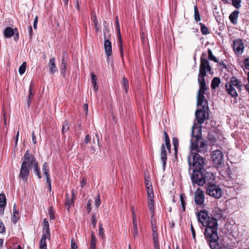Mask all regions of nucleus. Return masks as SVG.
<instances>
[{
  "label": "nucleus",
  "mask_w": 249,
  "mask_h": 249,
  "mask_svg": "<svg viewBox=\"0 0 249 249\" xmlns=\"http://www.w3.org/2000/svg\"><path fill=\"white\" fill-rule=\"evenodd\" d=\"M212 68L209 65L208 60L206 59V54L204 53L201 56L200 65L198 75V82L199 85V89L197 95V105H203L206 107L207 105V100L204 96L205 91L208 89L205 80L207 72L211 73Z\"/></svg>",
  "instance_id": "1"
},
{
  "label": "nucleus",
  "mask_w": 249,
  "mask_h": 249,
  "mask_svg": "<svg viewBox=\"0 0 249 249\" xmlns=\"http://www.w3.org/2000/svg\"><path fill=\"white\" fill-rule=\"evenodd\" d=\"M207 147L206 142L202 139L201 126L195 123L192 128L190 149L191 151L196 150L198 152L205 153L207 151Z\"/></svg>",
  "instance_id": "2"
},
{
  "label": "nucleus",
  "mask_w": 249,
  "mask_h": 249,
  "mask_svg": "<svg viewBox=\"0 0 249 249\" xmlns=\"http://www.w3.org/2000/svg\"><path fill=\"white\" fill-rule=\"evenodd\" d=\"M202 227H205L204 234L205 238L209 242L210 247L212 249H216L218 246L217 242L218 240L217 231L218 224L216 219L211 217L206 223V224Z\"/></svg>",
  "instance_id": "3"
},
{
  "label": "nucleus",
  "mask_w": 249,
  "mask_h": 249,
  "mask_svg": "<svg viewBox=\"0 0 249 249\" xmlns=\"http://www.w3.org/2000/svg\"><path fill=\"white\" fill-rule=\"evenodd\" d=\"M193 171L191 176L193 184L203 186L205 183H211L214 179L213 174L210 172H207L205 169H193Z\"/></svg>",
  "instance_id": "4"
},
{
  "label": "nucleus",
  "mask_w": 249,
  "mask_h": 249,
  "mask_svg": "<svg viewBox=\"0 0 249 249\" xmlns=\"http://www.w3.org/2000/svg\"><path fill=\"white\" fill-rule=\"evenodd\" d=\"M30 157H31V155L28 153V151H27L24 155L23 161L20 169L19 177L24 182L27 181L30 175L31 166L30 160Z\"/></svg>",
  "instance_id": "5"
},
{
  "label": "nucleus",
  "mask_w": 249,
  "mask_h": 249,
  "mask_svg": "<svg viewBox=\"0 0 249 249\" xmlns=\"http://www.w3.org/2000/svg\"><path fill=\"white\" fill-rule=\"evenodd\" d=\"M188 163L192 166L193 169L203 170L205 164L204 159L199 154L193 152H190L188 157Z\"/></svg>",
  "instance_id": "6"
},
{
  "label": "nucleus",
  "mask_w": 249,
  "mask_h": 249,
  "mask_svg": "<svg viewBox=\"0 0 249 249\" xmlns=\"http://www.w3.org/2000/svg\"><path fill=\"white\" fill-rule=\"evenodd\" d=\"M225 87L228 93L232 97L235 98L238 96L237 90L241 91L243 85L237 79L232 78L229 83H226Z\"/></svg>",
  "instance_id": "7"
},
{
  "label": "nucleus",
  "mask_w": 249,
  "mask_h": 249,
  "mask_svg": "<svg viewBox=\"0 0 249 249\" xmlns=\"http://www.w3.org/2000/svg\"><path fill=\"white\" fill-rule=\"evenodd\" d=\"M206 193L208 195L215 198H220L222 196L221 188L215 184H209L206 188Z\"/></svg>",
  "instance_id": "8"
},
{
  "label": "nucleus",
  "mask_w": 249,
  "mask_h": 249,
  "mask_svg": "<svg viewBox=\"0 0 249 249\" xmlns=\"http://www.w3.org/2000/svg\"><path fill=\"white\" fill-rule=\"evenodd\" d=\"M212 159L213 165L217 168L221 167L224 164V155L219 150H214L213 152Z\"/></svg>",
  "instance_id": "9"
},
{
  "label": "nucleus",
  "mask_w": 249,
  "mask_h": 249,
  "mask_svg": "<svg viewBox=\"0 0 249 249\" xmlns=\"http://www.w3.org/2000/svg\"><path fill=\"white\" fill-rule=\"evenodd\" d=\"M198 106H201L202 108L197 109L196 111L195 115L197 122L198 124H201L204 122L206 119V110L208 109V105L206 107H203V105Z\"/></svg>",
  "instance_id": "10"
},
{
  "label": "nucleus",
  "mask_w": 249,
  "mask_h": 249,
  "mask_svg": "<svg viewBox=\"0 0 249 249\" xmlns=\"http://www.w3.org/2000/svg\"><path fill=\"white\" fill-rule=\"evenodd\" d=\"M204 195L203 191L200 188L196 190L195 193L194 201L196 205L202 206L204 203Z\"/></svg>",
  "instance_id": "11"
},
{
  "label": "nucleus",
  "mask_w": 249,
  "mask_h": 249,
  "mask_svg": "<svg viewBox=\"0 0 249 249\" xmlns=\"http://www.w3.org/2000/svg\"><path fill=\"white\" fill-rule=\"evenodd\" d=\"M197 218L198 221L202 225V226L206 224V223L211 218L209 216L207 211L201 210L197 213Z\"/></svg>",
  "instance_id": "12"
},
{
  "label": "nucleus",
  "mask_w": 249,
  "mask_h": 249,
  "mask_svg": "<svg viewBox=\"0 0 249 249\" xmlns=\"http://www.w3.org/2000/svg\"><path fill=\"white\" fill-rule=\"evenodd\" d=\"M3 34L6 38H10L14 36V39L16 41L18 39V33L16 28L13 29L10 27H7L5 29Z\"/></svg>",
  "instance_id": "13"
},
{
  "label": "nucleus",
  "mask_w": 249,
  "mask_h": 249,
  "mask_svg": "<svg viewBox=\"0 0 249 249\" xmlns=\"http://www.w3.org/2000/svg\"><path fill=\"white\" fill-rule=\"evenodd\" d=\"M131 211L132 213V222H133V229L132 232L133 237L135 238L138 236V228L137 219V214L135 213L134 206H131Z\"/></svg>",
  "instance_id": "14"
},
{
  "label": "nucleus",
  "mask_w": 249,
  "mask_h": 249,
  "mask_svg": "<svg viewBox=\"0 0 249 249\" xmlns=\"http://www.w3.org/2000/svg\"><path fill=\"white\" fill-rule=\"evenodd\" d=\"M233 49L236 54H241L244 49V45L242 40L235 39L233 42Z\"/></svg>",
  "instance_id": "15"
},
{
  "label": "nucleus",
  "mask_w": 249,
  "mask_h": 249,
  "mask_svg": "<svg viewBox=\"0 0 249 249\" xmlns=\"http://www.w3.org/2000/svg\"><path fill=\"white\" fill-rule=\"evenodd\" d=\"M104 47L105 54L107 57V61H108L112 53V44L109 39L104 40Z\"/></svg>",
  "instance_id": "16"
},
{
  "label": "nucleus",
  "mask_w": 249,
  "mask_h": 249,
  "mask_svg": "<svg viewBox=\"0 0 249 249\" xmlns=\"http://www.w3.org/2000/svg\"><path fill=\"white\" fill-rule=\"evenodd\" d=\"M30 160L31 165H33L34 166V171L35 174L39 178H41V176L39 170L38 162L33 155H31Z\"/></svg>",
  "instance_id": "17"
},
{
  "label": "nucleus",
  "mask_w": 249,
  "mask_h": 249,
  "mask_svg": "<svg viewBox=\"0 0 249 249\" xmlns=\"http://www.w3.org/2000/svg\"><path fill=\"white\" fill-rule=\"evenodd\" d=\"M42 236H46V237H49V239H50L51 237V233L49 230V224L48 220L46 218L43 220V230Z\"/></svg>",
  "instance_id": "18"
},
{
  "label": "nucleus",
  "mask_w": 249,
  "mask_h": 249,
  "mask_svg": "<svg viewBox=\"0 0 249 249\" xmlns=\"http://www.w3.org/2000/svg\"><path fill=\"white\" fill-rule=\"evenodd\" d=\"M68 54L66 52H64L63 53V55L61 59V62L60 64V68L61 72L64 76H65L66 74V71L67 69V65L66 62L68 59Z\"/></svg>",
  "instance_id": "19"
},
{
  "label": "nucleus",
  "mask_w": 249,
  "mask_h": 249,
  "mask_svg": "<svg viewBox=\"0 0 249 249\" xmlns=\"http://www.w3.org/2000/svg\"><path fill=\"white\" fill-rule=\"evenodd\" d=\"M148 207L151 214V218H152L155 214L154 201L153 196H149V198L148 199Z\"/></svg>",
  "instance_id": "20"
},
{
  "label": "nucleus",
  "mask_w": 249,
  "mask_h": 249,
  "mask_svg": "<svg viewBox=\"0 0 249 249\" xmlns=\"http://www.w3.org/2000/svg\"><path fill=\"white\" fill-rule=\"evenodd\" d=\"M13 212V213L11 217V221L13 223L16 224L17 223L20 216L18 210L17 209L16 203H15L14 205Z\"/></svg>",
  "instance_id": "21"
},
{
  "label": "nucleus",
  "mask_w": 249,
  "mask_h": 249,
  "mask_svg": "<svg viewBox=\"0 0 249 249\" xmlns=\"http://www.w3.org/2000/svg\"><path fill=\"white\" fill-rule=\"evenodd\" d=\"M239 14V11L236 10L231 12V14L230 15L229 19L232 24L236 25L237 24Z\"/></svg>",
  "instance_id": "22"
},
{
  "label": "nucleus",
  "mask_w": 249,
  "mask_h": 249,
  "mask_svg": "<svg viewBox=\"0 0 249 249\" xmlns=\"http://www.w3.org/2000/svg\"><path fill=\"white\" fill-rule=\"evenodd\" d=\"M161 154H160V159L162 163V165L163 167V168L164 169L166 163V160H167V155H166V151L165 148V145L164 144H162L161 147Z\"/></svg>",
  "instance_id": "23"
},
{
  "label": "nucleus",
  "mask_w": 249,
  "mask_h": 249,
  "mask_svg": "<svg viewBox=\"0 0 249 249\" xmlns=\"http://www.w3.org/2000/svg\"><path fill=\"white\" fill-rule=\"evenodd\" d=\"M48 67L50 73L53 74L57 71L55 66V59L54 57H52L50 59Z\"/></svg>",
  "instance_id": "24"
},
{
  "label": "nucleus",
  "mask_w": 249,
  "mask_h": 249,
  "mask_svg": "<svg viewBox=\"0 0 249 249\" xmlns=\"http://www.w3.org/2000/svg\"><path fill=\"white\" fill-rule=\"evenodd\" d=\"M34 87L33 83L31 82L30 83V87H29V94L27 96V105L28 107H29L31 105L32 99L33 97V94L32 93V89Z\"/></svg>",
  "instance_id": "25"
},
{
  "label": "nucleus",
  "mask_w": 249,
  "mask_h": 249,
  "mask_svg": "<svg viewBox=\"0 0 249 249\" xmlns=\"http://www.w3.org/2000/svg\"><path fill=\"white\" fill-rule=\"evenodd\" d=\"M220 83V79L219 78L215 77L212 81L211 82V88L214 89L218 87Z\"/></svg>",
  "instance_id": "26"
},
{
  "label": "nucleus",
  "mask_w": 249,
  "mask_h": 249,
  "mask_svg": "<svg viewBox=\"0 0 249 249\" xmlns=\"http://www.w3.org/2000/svg\"><path fill=\"white\" fill-rule=\"evenodd\" d=\"M47 239H49V237H46V236L41 237L39 242V249H47L46 244Z\"/></svg>",
  "instance_id": "27"
},
{
  "label": "nucleus",
  "mask_w": 249,
  "mask_h": 249,
  "mask_svg": "<svg viewBox=\"0 0 249 249\" xmlns=\"http://www.w3.org/2000/svg\"><path fill=\"white\" fill-rule=\"evenodd\" d=\"M122 86L123 89L125 90V93H127L128 91V89L129 88L128 81L127 79L124 77L122 82Z\"/></svg>",
  "instance_id": "28"
},
{
  "label": "nucleus",
  "mask_w": 249,
  "mask_h": 249,
  "mask_svg": "<svg viewBox=\"0 0 249 249\" xmlns=\"http://www.w3.org/2000/svg\"><path fill=\"white\" fill-rule=\"evenodd\" d=\"M107 24V23L106 21L104 22L103 25L105 27V29L103 30L104 40L109 39L110 37L109 30L106 27Z\"/></svg>",
  "instance_id": "29"
},
{
  "label": "nucleus",
  "mask_w": 249,
  "mask_h": 249,
  "mask_svg": "<svg viewBox=\"0 0 249 249\" xmlns=\"http://www.w3.org/2000/svg\"><path fill=\"white\" fill-rule=\"evenodd\" d=\"M6 205V197L4 194H0V208H2Z\"/></svg>",
  "instance_id": "30"
},
{
  "label": "nucleus",
  "mask_w": 249,
  "mask_h": 249,
  "mask_svg": "<svg viewBox=\"0 0 249 249\" xmlns=\"http://www.w3.org/2000/svg\"><path fill=\"white\" fill-rule=\"evenodd\" d=\"M27 67V64L26 62H23L21 65L19 67L18 71L20 75H22L25 71Z\"/></svg>",
  "instance_id": "31"
},
{
  "label": "nucleus",
  "mask_w": 249,
  "mask_h": 249,
  "mask_svg": "<svg viewBox=\"0 0 249 249\" xmlns=\"http://www.w3.org/2000/svg\"><path fill=\"white\" fill-rule=\"evenodd\" d=\"M199 25H200L201 32L203 35H206L209 33L207 27L204 24L200 22Z\"/></svg>",
  "instance_id": "32"
},
{
  "label": "nucleus",
  "mask_w": 249,
  "mask_h": 249,
  "mask_svg": "<svg viewBox=\"0 0 249 249\" xmlns=\"http://www.w3.org/2000/svg\"><path fill=\"white\" fill-rule=\"evenodd\" d=\"M208 54L209 59L210 60L213 61L215 62H218V60L216 57L213 54L212 51L211 49H208Z\"/></svg>",
  "instance_id": "33"
},
{
  "label": "nucleus",
  "mask_w": 249,
  "mask_h": 249,
  "mask_svg": "<svg viewBox=\"0 0 249 249\" xmlns=\"http://www.w3.org/2000/svg\"><path fill=\"white\" fill-rule=\"evenodd\" d=\"M195 19L196 21H199L201 19L200 16L198 12L196 6L194 7Z\"/></svg>",
  "instance_id": "34"
},
{
  "label": "nucleus",
  "mask_w": 249,
  "mask_h": 249,
  "mask_svg": "<svg viewBox=\"0 0 249 249\" xmlns=\"http://www.w3.org/2000/svg\"><path fill=\"white\" fill-rule=\"evenodd\" d=\"M232 5L236 9H239L241 7V0H231Z\"/></svg>",
  "instance_id": "35"
},
{
  "label": "nucleus",
  "mask_w": 249,
  "mask_h": 249,
  "mask_svg": "<svg viewBox=\"0 0 249 249\" xmlns=\"http://www.w3.org/2000/svg\"><path fill=\"white\" fill-rule=\"evenodd\" d=\"M91 224L93 228H95L97 223L96 214L95 213H92L91 219Z\"/></svg>",
  "instance_id": "36"
},
{
  "label": "nucleus",
  "mask_w": 249,
  "mask_h": 249,
  "mask_svg": "<svg viewBox=\"0 0 249 249\" xmlns=\"http://www.w3.org/2000/svg\"><path fill=\"white\" fill-rule=\"evenodd\" d=\"M69 129V126L68 125V124L67 122H65V123L63 124L62 129V133L63 134H64L65 133H66L68 130Z\"/></svg>",
  "instance_id": "37"
},
{
  "label": "nucleus",
  "mask_w": 249,
  "mask_h": 249,
  "mask_svg": "<svg viewBox=\"0 0 249 249\" xmlns=\"http://www.w3.org/2000/svg\"><path fill=\"white\" fill-rule=\"evenodd\" d=\"M173 143L175 149V151L176 152L177 151V148L178 146V141L177 138H173Z\"/></svg>",
  "instance_id": "38"
},
{
  "label": "nucleus",
  "mask_w": 249,
  "mask_h": 249,
  "mask_svg": "<svg viewBox=\"0 0 249 249\" xmlns=\"http://www.w3.org/2000/svg\"><path fill=\"white\" fill-rule=\"evenodd\" d=\"M150 178L149 177H145V183L146 187L147 189L150 190V187H152L151 183L150 182Z\"/></svg>",
  "instance_id": "39"
},
{
  "label": "nucleus",
  "mask_w": 249,
  "mask_h": 249,
  "mask_svg": "<svg viewBox=\"0 0 249 249\" xmlns=\"http://www.w3.org/2000/svg\"><path fill=\"white\" fill-rule=\"evenodd\" d=\"M92 20H93V22L94 23L95 27L96 28V31H98L99 30L100 27H99V26L98 25V20H97L96 16L95 15L93 16V19Z\"/></svg>",
  "instance_id": "40"
},
{
  "label": "nucleus",
  "mask_w": 249,
  "mask_h": 249,
  "mask_svg": "<svg viewBox=\"0 0 249 249\" xmlns=\"http://www.w3.org/2000/svg\"><path fill=\"white\" fill-rule=\"evenodd\" d=\"M73 203H71V199L69 198V196L68 194L67 195V197H66V201H65V205L67 207H68V208H69L71 204H72Z\"/></svg>",
  "instance_id": "41"
},
{
  "label": "nucleus",
  "mask_w": 249,
  "mask_h": 249,
  "mask_svg": "<svg viewBox=\"0 0 249 249\" xmlns=\"http://www.w3.org/2000/svg\"><path fill=\"white\" fill-rule=\"evenodd\" d=\"M91 210V200L90 199L88 201L86 207V211L88 213H89Z\"/></svg>",
  "instance_id": "42"
},
{
  "label": "nucleus",
  "mask_w": 249,
  "mask_h": 249,
  "mask_svg": "<svg viewBox=\"0 0 249 249\" xmlns=\"http://www.w3.org/2000/svg\"><path fill=\"white\" fill-rule=\"evenodd\" d=\"M101 204V200L99 195H98L96 198L95 199V206L96 207H98Z\"/></svg>",
  "instance_id": "43"
},
{
  "label": "nucleus",
  "mask_w": 249,
  "mask_h": 249,
  "mask_svg": "<svg viewBox=\"0 0 249 249\" xmlns=\"http://www.w3.org/2000/svg\"><path fill=\"white\" fill-rule=\"evenodd\" d=\"M48 164L46 162H45L43 163V168H42V170H43V173L49 172V168L48 167Z\"/></svg>",
  "instance_id": "44"
},
{
  "label": "nucleus",
  "mask_w": 249,
  "mask_h": 249,
  "mask_svg": "<svg viewBox=\"0 0 249 249\" xmlns=\"http://www.w3.org/2000/svg\"><path fill=\"white\" fill-rule=\"evenodd\" d=\"M153 236L154 243L159 242L158 233L156 231L154 230H153Z\"/></svg>",
  "instance_id": "45"
},
{
  "label": "nucleus",
  "mask_w": 249,
  "mask_h": 249,
  "mask_svg": "<svg viewBox=\"0 0 249 249\" xmlns=\"http://www.w3.org/2000/svg\"><path fill=\"white\" fill-rule=\"evenodd\" d=\"M185 198H186V196L184 194H181L180 195V202H181V205L186 204Z\"/></svg>",
  "instance_id": "46"
},
{
  "label": "nucleus",
  "mask_w": 249,
  "mask_h": 249,
  "mask_svg": "<svg viewBox=\"0 0 249 249\" xmlns=\"http://www.w3.org/2000/svg\"><path fill=\"white\" fill-rule=\"evenodd\" d=\"M77 245H76L75 242L73 238H72L71 240V249H77Z\"/></svg>",
  "instance_id": "47"
},
{
  "label": "nucleus",
  "mask_w": 249,
  "mask_h": 249,
  "mask_svg": "<svg viewBox=\"0 0 249 249\" xmlns=\"http://www.w3.org/2000/svg\"><path fill=\"white\" fill-rule=\"evenodd\" d=\"M244 64L246 69L249 70V58H247L244 60Z\"/></svg>",
  "instance_id": "48"
},
{
  "label": "nucleus",
  "mask_w": 249,
  "mask_h": 249,
  "mask_svg": "<svg viewBox=\"0 0 249 249\" xmlns=\"http://www.w3.org/2000/svg\"><path fill=\"white\" fill-rule=\"evenodd\" d=\"M49 215L51 220H53L55 218V216L52 208L49 211Z\"/></svg>",
  "instance_id": "49"
},
{
  "label": "nucleus",
  "mask_w": 249,
  "mask_h": 249,
  "mask_svg": "<svg viewBox=\"0 0 249 249\" xmlns=\"http://www.w3.org/2000/svg\"><path fill=\"white\" fill-rule=\"evenodd\" d=\"M5 227L3 223L0 219V233H3L5 231Z\"/></svg>",
  "instance_id": "50"
},
{
  "label": "nucleus",
  "mask_w": 249,
  "mask_h": 249,
  "mask_svg": "<svg viewBox=\"0 0 249 249\" xmlns=\"http://www.w3.org/2000/svg\"><path fill=\"white\" fill-rule=\"evenodd\" d=\"M119 46H120V53H124L123 41H122L121 37H120L119 38Z\"/></svg>",
  "instance_id": "51"
},
{
  "label": "nucleus",
  "mask_w": 249,
  "mask_h": 249,
  "mask_svg": "<svg viewBox=\"0 0 249 249\" xmlns=\"http://www.w3.org/2000/svg\"><path fill=\"white\" fill-rule=\"evenodd\" d=\"M116 26H117V31L118 32L119 36V38H120L121 37V33H120V26H119V21H118V17H116Z\"/></svg>",
  "instance_id": "52"
},
{
  "label": "nucleus",
  "mask_w": 249,
  "mask_h": 249,
  "mask_svg": "<svg viewBox=\"0 0 249 249\" xmlns=\"http://www.w3.org/2000/svg\"><path fill=\"white\" fill-rule=\"evenodd\" d=\"M91 82H92V84L93 83H97L96 81H97V77H96V76L93 73H92L91 74Z\"/></svg>",
  "instance_id": "53"
},
{
  "label": "nucleus",
  "mask_w": 249,
  "mask_h": 249,
  "mask_svg": "<svg viewBox=\"0 0 249 249\" xmlns=\"http://www.w3.org/2000/svg\"><path fill=\"white\" fill-rule=\"evenodd\" d=\"M99 234L101 236H103L104 234V229L101 224H100L99 228Z\"/></svg>",
  "instance_id": "54"
},
{
  "label": "nucleus",
  "mask_w": 249,
  "mask_h": 249,
  "mask_svg": "<svg viewBox=\"0 0 249 249\" xmlns=\"http://www.w3.org/2000/svg\"><path fill=\"white\" fill-rule=\"evenodd\" d=\"M37 22H38V18H37V16H36L34 19V24H33L34 28L35 29H36L37 28Z\"/></svg>",
  "instance_id": "55"
},
{
  "label": "nucleus",
  "mask_w": 249,
  "mask_h": 249,
  "mask_svg": "<svg viewBox=\"0 0 249 249\" xmlns=\"http://www.w3.org/2000/svg\"><path fill=\"white\" fill-rule=\"evenodd\" d=\"M191 232H192V234L193 238L194 239H195V238H196V232H195V229H194L192 224H191Z\"/></svg>",
  "instance_id": "56"
},
{
  "label": "nucleus",
  "mask_w": 249,
  "mask_h": 249,
  "mask_svg": "<svg viewBox=\"0 0 249 249\" xmlns=\"http://www.w3.org/2000/svg\"><path fill=\"white\" fill-rule=\"evenodd\" d=\"M90 243L96 244V239L93 234H92L91 237V242Z\"/></svg>",
  "instance_id": "57"
},
{
  "label": "nucleus",
  "mask_w": 249,
  "mask_h": 249,
  "mask_svg": "<svg viewBox=\"0 0 249 249\" xmlns=\"http://www.w3.org/2000/svg\"><path fill=\"white\" fill-rule=\"evenodd\" d=\"M165 145L166 146L168 150L170 151V140H166L165 141Z\"/></svg>",
  "instance_id": "58"
},
{
  "label": "nucleus",
  "mask_w": 249,
  "mask_h": 249,
  "mask_svg": "<svg viewBox=\"0 0 249 249\" xmlns=\"http://www.w3.org/2000/svg\"><path fill=\"white\" fill-rule=\"evenodd\" d=\"M147 191L148 199L149 198V196H153V194L152 192H151L152 191V187H150V190L147 189Z\"/></svg>",
  "instance_id": "59"
},
{
  "label": "nucleus",
  "mask_w": 249,
  "mask_h": 249,
  "mask_svg": "<svg viewBox=\"0 0 249 249\" xmlns=\"http://www.w3.org/2000/svg\"><path fill=\"white\" fill-rule=\"evenodd\" d=\"M90 140V138L89 135L86 136L84 140V142L86 143H88Z\"/></svg>",
  "instance_id": "60"
},
{
  "label": "nucleus",
  "mask_w": 249,
  "mask_h": 249,
  "mask_svg": "<svg viewBox=\"0 0 249 249\" xmlns=\"http://www.w3.org/2000/svg\"><path fill=\"white\" fill-rule=\"evenodd\" d=\"M29 36L30 38H31L32 37V34H33V29L32 26L30 25L28 28Z\"/></svg>",
  "instance_id": "61"
},
{
  "label": "nucleus",
  "mask_w": 249,
  "mask_h": 249,
  "mask_svg": "<svg viewBox=\"0 0 249 249\" xmlns=\"http://www.w3.org/2000/svg\"><path fill=\"white\" fill-rule=\"evenodd\" d=\"M32 141H33V143L34 144H36V136H35V133L34 132H33L32 133Z\"/></svg>",
  "instance_id": "62"
},
{
  "label": "nucleus",
  "mask_w": 249,
  "mask_h": 249,
  "mask_svg": "<svg viewBox=\"0 0 249 249\" xmlns=\"http://www.w3.org/2000/svg\"><path fill=\"white\" fill-rule=\"evenodd\" d=\"M87 183V179L86 178H83L81 181V185L82 187H83Z\"/></svg>",
  "instance_id": "63"
},
{
  "label": "nucleus",
  "mask_w": 249,
  "mask_h": 249,
  "mask_svg": "<svg viewBox=\"0 0 249 249\" xmlns=\"http://www.w3.org/2000/svg\"><path fill=\"white\" fill-rule=\"evenodd\" d=\"M154 248L155 249H160V244L159 242H154Z\"/></svg>",
  "instance_id": "64"
}]
</instances>
